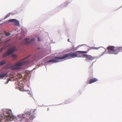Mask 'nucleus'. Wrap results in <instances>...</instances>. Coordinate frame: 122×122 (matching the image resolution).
Listing matches in <instances>:
<instances>
[{
	"instance_id": "nucleus-1",
	"label": "nucleus",
	"mask_w": 122,
	"mask_h": 122,
	"mask_svg": "<svg viewBox=\"0 0 122 122\" xmlns=\"http://www.w3.org/2000/svg\"><path fill=\"white\" fill-rule=\"evenodd\" d=\"M36 110L35 109L33 110H30L25 113L24 114H22L17 116L19 120L22 121V122H30L35 117L34 112Z\"/></svg>"
},
{
	"instance_id": "nucleus-2",
	"label": "nucleus",
	"mask_w": 122,
	"mask_h": 122,
	"mask_svg": "<svg viewBox=\"0 0 122 122\" xmlns=\"http://www.w3.org/2000/svg\"><path fill=\"white\" fill-rule=\"evenodd\" d=\"M77 57V55L76 53L73 52H70L65 54L63 56L60 57H55L54 59L50 60L48 61V62H56L59 61V60L63 59L68 58L70 59Z\"/></svg>"
},
{
	"instance_id": "nucleus-3",
	"label": "nucleus",
	"mask_w": 122,
	"mask_h": 122,
	"mask_svg": "<svg viewBox=\"0 0 122 122\" xmlns=\"http://www.w3.org/2000/svg\"><path fill=\"white\" fill-rule=\"evenodd\" d=\"M2 117L4 118L5 120L9 121H11L13 119L16 118V117L13 116L10 110H7L4 111Z\"/></svg>"
},
{
	"instance_id": "nucleus-4",
	"label": "nucleus",
	"mask_w": 122,
	"mask_h": 122,
	"mask_svg": "<svg viewBox=\"0 0 122 122\" xmlns=\"http://www.w3.org/2000/svg\"><path fill=\"white\" fill-rule=\"evenodd\" d=\"M29 62L28 61H25L22 62H18L14 65H12L10 67V69L12 70H19L21 69V66L23 65L28 63Z\"/></svg>"
},
{
	"instance_id": "nucleus-5",
	"label": "nucleus",
	"mask_w": 122,
	"mask_h": 122,
	"mask_svg": "<svg viewBox=\"0 0 122 122\" xmlns=\"http://www.w3.org/2000/svg\"><path fill=\"white\" fill-rule=\"evenodd\" d=\"M116 47L114 46H108L106 50L108 53L109 54H113L116 55L117 54V52L116 51Z\"/></svg>"
},
{
	"instance_id": "nucleus-6",
	"label": "nucleus",
	"mask_w": 122,
	"mask_h": 122,
	"mask_svg": "<svg viewBox=\"0 0 122 122\" xmlns=\"http://www.w3.org/2000/svg\"><path fill=\"white\" fill-rule=\"evenodd\" d=\"M15 50V48L13 47L10 49L8 50L6 52L4 53L3 56V57H5L13 53Z\"/></svg>"
},
{
	"instance_id": "nucleus-7",
	"label": "nucleus",
	"mask_w": 122,
	"mask_h": 122,
	"mask_svg": "<svg viewBox=\"0 0 122 122\" xmlns=\"http://www.w3.org/2000/svg\"><path fill=\"white\" fill-rule=\"evenodd\" d=\"M83 57L86 58L85 60L86 61L89 60H93L94 58L92 56H91L86 54H83Z\"/></svg>"
},
{
	"instance_id": "nucleus-8",
	"label": "nucleus",
	"mask_w": 122,
	"mask_h": 122,
	"mask_svg": "<svg viewBox=\"0 0 122 122\" xmlns=\"http://www.w3.org/2000/svg\"><path fill=\"white\" fill-rule=\"evenodd\" d=\"M9 22H13L14 23V24L15 25L19 26V21L16 19H10L8 20Z\"/></svg>"
},
{
	"instance_id": "nucleus-9",
	"label": "nucleus",
	"mask_w": 122,
	"mask_h": 122,
	"mask_svg": "<svg viewBox=\"0 0 122 122\" xmlns=\"http://www.w3.org/2000/svg\"><path fill=\"white\" fill-rule=\"evenodd\" d=\"M29 39L28 38H26L25 39V42L26 44H30L32 42H34L35 40V38H33L30 40L29 41H28Z\"/></svg>"
},
{
	"instance_id": "nucleus-10",
	"label": "nucleus",
	"mask_w": 122,
	"mask_h": 122,
	"mask_svg": "<svg viewBox=\"0 0 122 122\" xmlns=\"http://www.w3.org/2000/svg\"><path fill=\"white\" fill-rule=\"evenodd\" d=\"M97 81V79L96 78H94L91 79L89 81V83L91 84Z\"/></svg>"
},
{
	"instance_id": "nucleus-11",
	"label": "nucleus",
	"mask_w": 122,
	"mask_h": 122,
	"mask_svg": "<svg viewBox=\"0 0 122 122\" xmlns=\"http://www.w3.org/2000/svg\"><path fill=\"white\" fill-rule=\"evenodd\" d=\"M116 51L117 52V54L120 52H122V47H116Z\"/></svg>"
},
{
	"instance_id": "nucleus-12",
	"label": "nucleus",
	"mask_w": 122,
	"mask_h": 122,
	"mask_svg": "<svg viewBox=\"0 0 122 122\" xmlns=\"http://www.w3.org/2000/svg\"><path fill=\"white\" fill-rule=\"evenodd\" d=\"M12 57L13 58V60H15L17 58L18 56L15 54H13L12 55Z\"/></svg>"
},
{
	"instance_id": "nucleus-13",
	"label": "nucleus",
	"mask_w": 122,
	"mask_h": 122,
	"mask_svg": "<svg viewBox=\"0 0 122 122\" xmlns=\"http://www.w3.org/2000/svg\"><path fill=\"white\" fill-rule=\"evenodd\" d=\"M6 63L5 61L3 60L0 62V66L3 65Z\"/></svg>"
},
{
	"instance_id": "nucleus-14",
	"label": "nucleus",
	"mask_w": 122,
	"mask_h": 122,
	"mask_svg": "<svg viewBox=\"0 0 122 122\" xmlns=\"http://www.w3.org/2000/svg\"><path fill=\"white\" fill-rule=\"evenodd\" d=\"M88 52L86 51H77L76 52V53H87Z\"/></svg>"
},
{
	"instance_id": "nucleus-15",
	"label": "nucleus",
	"mask_w": 122,
	"mask_h": 122,
	"mask_svg": "<svg viewBox=\"0 0 122 122\" xmlns=\"http://www.w3.org/2000/svg\"><path fill=\"white\" fill-rule=\"evenodd\" d=\"M18 78L21 79L22 77V76L20 74H18Z\"/></svg>"
},
{
	"instance_id": "nucleus-16",
	"label": "nucleus",
	"mask_w": 122,
	"mask_h": 122,
	"mask_svg": "<svg viewBox=\"0 0 122 122\" xmlns=\"http://www.w3.org/2000/svg\"><path fill=\"white\" fill-rule=\"evenodd\" d=\"M11 79L10 78L8 80L7 79V81L5 83V84H7L9 82V81H11Z\"/></svg>"
},
{
	"instance_id": "nucleus-17",
	"label": "nucleus",
	"mask_w": 122,
	"mask_h": 122,
	"mask_svg": "<svg viewBox=\"0 0 122 122\" xmlns=\"http://www.w3.org/2000/svg\"><path fill=\"white\" fill-rule=\"evenodd\" d=\"M10 34L9 33H7L5 34V35L6 36H9L10 35Z\"/></svg>"
},
{
	"instance_id": "nucleus-18",
	"label": "nucleus",
	"mask_w": 122,
	"mask_h": 122,
	"mask_svg": "<svg viewBox=\"0 0 122 122\" xmlns=\"http://www.w3.org/2000/svg\"><path fill=\"white\" fill-rule=\"evenodd\" d=\"M69 3H68V2L67 1L65 2L64 3V5L66 6Z\"/></svg>"
},
{
	"instance_id": "nucleus-19",
	"label": "nucleus",
	"mask_w": 122,
	"mask_h": 122,
	"mask_svg": "<svg viewBox=\"0 0 122 122\" xmlns=\"http://www.w3.org/2000/svg\"><path fill=\"white\" fill-rule=\"evenodd\" d=\"M27 56V57L25 58H24L23 60H24L25 59H26L27 58H28L29 57V56Z\"/></svg>"
},
{
	"instance_id": "nucleus-20",
	"label": "nucleus",
	"mask_w": 122,
	"mask_h": 122,
	"mask_svg": "<svg viewBox=\"0 0 122 122\" xmlns=\"http://www.w3.org/2000/svg\"><path fill=\"white\" fill-rule=\"evenodd\" d=\"M3 48V47L0 50V53L2 51Z\"/></svg>"
},
{
	"instance_id": "nucleus-21",
	"label": "nucleus",
	"mask_w": 122,
	"mask_h": 122,
	"mask_svg": "<svg viewBox=\"0 0 122 122\" xmlns=\"http://www.w3.org/2000/svg\"><path fill=\"white\" fill-rule=\"evenodd\" d=\"M38 40L39 41H40V39L39 37H38Z\"/></svg>"
},
{
	"instance_id": "nucleus-22",
	"label": "nucleus",
	"mask_w": 122,
	"mask_h": 122,
	"mask_svg": "<svg viewBox=\"0 0 122 122\" xmlns=\"http://www.w3.org/2000/svg\"><path fill=\"white\" fill-rule=\"evenodd\" d=\"M8 41H9V40H8V41H5V43L6 44V43H7L8 42Z\"/></svg>"
},
{
	"instance_id": "nucleus-23",
	"label": "nucleus",
	"mask_w": 122,
	"mask_h": 122,
	"mask_svg": "<svg viewBox=\"0 0 122 122\" xmlns=\"http://www.w3.org/2000/svg\"><path fill=\"white\" fill-rule=\"evenodd\" d=\"M29 94L30 95V96H31V95H32V94L30 93H29L28 94Z\"/></svg>"
},
{
	"instance_id": "nucleus-24",
	"label": "nucleus",
	"mask_w": 122,
	"mask_h": 122,
	"mask_svg": "<svg viewBox=\"0 0 122 122\" xmlns=\"http://www.w3.org/2000/svg\"><path fill=\"white\" fill-rule=\"evenodd\" d=\"M67 41H68V42H70V40H69V39H68V40H67Z\"/></svg>"
},
{
	"instance_id": "nucleus-25",
	"label": "nucleus",
	"mask_w": 122,
	"mask_h": 122,
	"mask_svg": "<svg viewBox=\"0 0 122 122\" xmlns=\"http://www.w3.org/2000/svg\"><path fill=\"white\" fill-rule=\"evenodd\" d=\"M96 49H97L98 48H96Z\"/></svg>"
}]
</instances>
